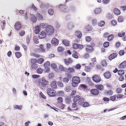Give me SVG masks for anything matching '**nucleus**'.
Instances as JSON below:
<instances>
[{"mask_svg": "<svg viewBox=\"0 0 126 126\" xmlns=\"http://www.w3.org/2000/svg\"><path fill=\"white\" fill-rule=\"evenodd\" d=\"M38 84L40 86L45 87L48 84V81H47L44 77H42L38 82Z\"/></svg>", "mask_w": 126, "mask_h": 126, "instance_id": "f257e3e1", "label": "nucleus"}, {"mask_svg": "<svg viewBox=\"0 0 126 126\" xmlns=\"http://www.w3.org/2000/svg\"><path fill=\"white\" fill-rule=\"evenodd\" d=\"M72 85L74 87L77 86L80 82V80L78 77H74L72 78Z\"/></svg>", "mask_w": 126, "mask_h": 126, "instance_id": "f03ea898", "label": "nucleus"}, {"mask_svg": "<svg viewBox=\"0 0 126 126\" xmlns=\"http://www.w3.org/2000/svg\"><path fill=\"white\" fill-rule=\"evenodd\" d=\"M46 32L48 35H50L53 33L54 32L53 28L51 25L47 26L46 28Z\"/></svg>", "mask_w": 126, "mask_h": 126, "instance_id": "7ed1b4c3", "label": "nucleus"}, {"mask_svg": "<svg viewBox=\"0 0 126 126\" xmlns=\"http://www.w3.org/2000/svg\"><path fill=\"white\" fill-rule=\"evenodd\" d=\"M47 91V94L50 96H53L56 94L55 90H53L52 89L48 88Z\"/></svg>", "mask_w": 126, "mask_h": 126, "instance_id": "20e7f679", "label": "nucleus"}, {"mask_svg": "<svg viewBox=\"0 0 126 126\" xmlns=\"http://www.w3.org/2000/svg\"><path fill=\"white\" fill-rule=\"evenodd\" d=\"M60 10L62 11L66 12L68 11V8L65 5L61 4L59 6Z\"/></svg>", "mask_w": 126, "mask_h": 126, "instance_id": "39448f33", "label": "nucleus"}, {"mask_svg": "<svg viewBox=\"0 0 126 126\" xmlns=\"http://www.w3.org/2000/svg\"><path fill=\"white\" fill-rule=\"evenodd\" d=\"M92 79L94 81L96 82H98L101 81L100 77L96 75H95L93 76Z\"/></svg>", "mask_w": 126, "mask_h": 126, "instance_id": "423d86ee", "label": "nucleus"}, {"mask_svg": "<svg viewBox=\"0 0 126 126\" xmlns=\"http://www.w3.org/2000/svg\"><path fill=\"white\" fill-rule=\"evenodd\" d=\"M51 43L53 46H57L59 44V41L55 38L52 39L51 41Z\"/></svg>", "mask_w": 126, "mask_h": 126, "instance_id": "0eeeda50", "label": "nucleus"}, {"mask_svg": "<svg viewBox=\"0 0 126 126\" xmlns=\"http://www.w3.org/2000/svg\"><path fill=\"white\" fill-rule=\"evenodd\" d=\"M39 34L38 37L39 38L43 39L46 36V33L44 31H42Z\"/></svg>", "mask_w": 126, "mask_h": 126, "instance_id": "6e6552de", "label": "nucleus"}, {"mask_svg": "<svg viewBox=\"0 0 126 126\" xmlns=\"http://www.w3.org/2000/svg\"><path fill=\"white\" fill-rule=\"evenodd\" d=\"M15 28L16 30L18 31L21 28V24L19 22H17L16 23L15 25Z\"/></svg>", "mask_w": 126, "mask_h": 126, "instance_id": "1a4fd4ad", "label": "nucleus"}, {"mask_svg": "<svg viewBox=\"0 0 126 126\" xmlns=\"http://www.w3.org/2000/svg\"><path fill=\"white\" fill-rule=\"evenodd\" d=\"M91 94L94 95H97L99 93V91L97 89H94L91 90Z\"/></svg>", "mask_w": 126, "mask_h": 126, "instance_id": "9d476101", "label": "nucleus"}, {"mask_svg": "<svg viewBox=\"0 0 126 126\" xmlns=\"http://www.w3.org/2000/svg\"><path fill=\"white\" fill-rule=\"evenodd\" d=\"M56 82L55 81H52L51 82L50 85L52 88L54 89L57 88Z\"/></svg>", "mask_w": 126, "mask_h": 126, "instance_id": "9b49d317", "label": "nucleus"}, {"mask_svg": "<svg viewBox=\"0 0 126 126\" xmlns=\"http://www.w3.org/2000/svg\"><path fill=\"white\" fill-rule=\"evenodd\" d=\"M126 65V62L124 61L121 63L119 66V69H122L124 68Z\"/></svg>", "mask_w": 126, "mask_h": 126, "instance_id": "f8f14e48", "label": "nucleus"}, {"mask_svg": "<svg viewBox=\"0 0 126 126\" xmlns=\"http://www.w3.org/2000/svg\"><path fill=\"white\" fill-rule=\"evenodd\" d=\"M104 75L105 77L107 79L110 78L111 75L110 73L108 71L105 73Z\"/></svg>", "mask_w": 126, "mask_h": 126, "instance_id": "ddd939ff", "label": "nucleus"}, {"mask_svg": "<svg viewBox=\"0 0 126 126\" xmlns=\"http://www.w3.org/2000/svg\"><path fill=\"white\" fill-rule=\"evenodd\" d=\"M76 35L78 39H80L82 36V33L79 31H77L75 32Z\"/></svg>", "mask_w": 126, "mask_h": 126, "instance_id": "4468645a", "label": "nucleus"}, {"mask_svg": "<svg viewBox=\"0 0 126 126\" xmlns=\"http://www.w3.org/2000/svg\"><path fill=\"white\" fill-rule=\"evenodd\" d=\"M117 54L116 53H113L109 56V59L110 60H112L116 57Z\"/></svg>", "mask_w": 126, "mask_h": 126, "instance_id": "2eb2a0df", "label": "nucleus"}, {"mask_svg": "<svg viewBox=\"0 0 126 126\" xmlns=\"http://www.w3.org/2000/svg\"><path fill=\"white\" fill-rule=\"evenodd\" d=\"M40 25L37 26L35 27L34 30V32L36 34H38L40 32Z\"/></svg>", "mask_w": 126, "mask_h": 126, "instance_id": "dca6fc26", "label": "nucleus"}, {"mask_svg": "<svg viewBox=\"0 0 126 126\" xmlns=\"http://www.w3.org/2000/svg\"><path fill=\"white\" fill-rule=\"evenodd\" d=\"M113 12L116 15H119L121 13L120 11L117 8H115L113 9Z\"/></svg>", "mask_w": 126, "mask_h": 126, "instance_id": "f3484780", "label": "nucleus"}, {"mask_svg": "<svg viewBox=\"0 0 126 126\" xmlns=\"http://www.w3.org/2000/svg\"><path fill=\"white\" fill-rule=\"evenodd\" d=\"M67 27L69 29H72L74 27L72 23L71 22H68L67 24Z\"/></svg>", "mask_w": 126, "mask_h": 126, "instance_id": "a211bd4d", "label": "nucleus"}, {"mask_svg": "<svg viewBox=\"0 0 126 126\" xmlns=\"http://www.w3.org/2000/svg\"><path fill=\"white\" fill-rule=\"evenodd\" d=\"M59 69L62 71H68V69L63 67L62 65H60L59 67Z\"/></svg>", "mask_w": 126, "mask_h": 126, "instance_id": "6ab92c4d", "label": "nucleus"}, {"mask_svg": "<svg viewBox=\"0 0 126 126\" xmlns=\"http://www.w3.org/2000/svg\"><path fill=\"white\" fill-rule=\"evenodd\" d=\"M95 87L97 89L99 90H102L104 89V86L102 85H96Z\"/></svg>", "mask_w": 126, "mask_h": 126, "instance_id": "aec40b11", "label": "nucleus"}, {"mask_svg": "<svg viewBox=\"0 0 126 126\" xmlns=\"http://www.w3.org/2000/svg\"><path fill=\"white\" fill-rule=\"evenodd\" d=\"M64 61V63L67 65L71 63L72 61L71 59L69 58L67 59H65Z\"/></svg>", "mask_w": 126, "mask_h": 126, "instance_id": "412c9836", "label": "nucleus"}, {"mask_svg": "<svg viewBox=\"0 0 126 126\" xmlns=\"http://www.w3.org/2000/svg\"><path fill=\"white\" fill-rule=\"evenodd\" d=\"M40 27L43 29H44L46 28L48 26L47 23H41L40 24Z\"/></svg>", "mask_w": 126, "mask_h": 126, "instance_id": "4be33fe9", "label": "nucleus"}, {"mask_svg": "<svg viewBox=\"0 0 126 126\" xmlns=\"http://www.w3.org/2000/svg\"><path fill=\"white\" fill-rule=\"evenodd\" d=\"M85 29L87 31H90L92 30V28L91 26L88 25L85 26Z\"/></svg>", "mask_w": 126, "mask_h": 126, "instance_id": "5701e85b", "label": "nucleus"}, {"mask_svg": "<svg viewBox=\"0 0 126 126\" xmlns=\"http://www.w3.org/2000/svg\"><path fill=\"white\" fill-rule=\"evenodd\" d=\"M81 97H80L78 95H76L74 96L73 99L74 102H76L79 101Z\"/></svg>", "mask_w": 126, "mask_h": 126, "instance_id": "b1692460", "label": "nucleus"}, {"mask_svg": "<svg viewBox=\"0 0 126 126\" xmlns=\"http://www.w3.org/2000/svg\"><path fill=\"white\" fill-rule=\"evenodd\" d=\"M39 48L41 51L43 52L45 51V49L44 47V45H41L40 46V47Z\"/></svg>", "mask_w": 126, "mask_h": 126, "instance_id": "393cba45", "label": "nucleus"}, {"mask_svg": "<svg viewBox=\"0 0 126 126\" xmlns=\"http://www.w3.org/2000/svg\"><path fill=\"white\" fill-rule=\"evenodd\" d=\"M84 98L81 97L79 100L78 103L79 105H82L84 103Z\"/></svg>", "mask_w": 126, "mask_h": 126, "instance_id": "a878e982", "label": "nucleus"}, {"mask_svg": "<svg viewBox=\"0 0 126 126\" xmlns=\"http://www.w3.org/2000/svg\"><path fill=\"white\" fill-rule=\"evenodd\" d=\"M86 49L87 52H90L92 50V47L91 46H87Z\"/></svg>", "mask_w": 126, "mask_h": 126, "instance_id": "bb28decb", "label": "nucleus"}, {"mask_svg": "<svg viewBox=\"0 0 126 126\" xmlns=\"http://www.w3.org/2000/svg\"><path fill=\"white\" fill-rule=\"evenodd\" d=\"M92 25H95L97 24V22L96 19L95 18H93L91 21Z\"/></svg>", "mask_w": 126, "mask_h": 126, "instance_id": "cd10ccee", "label": "nucleus"}, {"mask_svg": "<svg viewBox=\"0 0 126 126\" xmlns=\"http://www.w3.org/2000/svg\"><path fill=\"white\" fill-rule=\"evenodd\" d=\"M71 89V87L70 85L66 86L64 89V90L66 92H69Z\"/></svg>", "mask_w": 126, "mask_h": 126, "instance_id": "c85d7f7f", "label": "nucleus"}, {"mask_svg": "<svg viewBox=\"0 0 126 126\" xmlns=\"http://www.w3.org/2000/svg\"><path fill=\"white\" fill-rule=\"evenodd\" d=\"M101 11V9L100 8H98L96 9L94 11V13L95 14H98L100 13Z\"/></svg>", "mask_w": 126, "mask_h": 126, "instance_id": "c756f323", "label": "nucleus"}, {"mask_svg": "<svg viewBox=\"0 0 126 126\" xmlns=\"http://www.w3.org/2000/svg\"><path fill=\"white\" fill-rule=\"evenodd\" d=\"M57 94L59 96H63L64 95V93L63 91H61L58 92Z\"/></svg>", "mask_w": 126, "mask_h": 126, "instance_id": "7c9ffc66", "label": "nucleus"}, {"mask_svg": "<svg viewBox=\"0 0 126 126\" xmlns=\"http://www.w3.org/2000/svg\"><path fill=\"white\" fill-rule=\"evenodd\" d=\"M32 16L31 18V20L33 22V23H35L37 20V19L36 17L33 15H31Z\"/></svg>", "mask_w": 126, "mask_h": 126, "instance_id": "2f4dec72", "label": "nucleus"}, {"mask_svg": "<svg viewBox=\"0 0 126 126\" xmlns=\"http://www.w3.org/2000/svg\"><path fill=\"white\" fill-rule=\"evenodd\" d=\"M48 13L49 15H52L54 14L53 10L51 8L49 9L48 10Z\"/></svg>", "mask_w": 126, "mask_h": 126, "instance_id": "473e14b6", "label": "nucleus"}, {"mask_svg": "<svg viewBox=\"0 0 126 126\" xmlns=\"http://www.w3.org/2000/svg\"><path fill=\"white\" fill-rule=\"evenodd\" d=\"M22 106L20 105L19 106L17 105H16L14 106V108L15 109H18L19 110H22Z\"/></svg>", "mask_w": 126, "mask_h": 126, "instance_id": "72a5a7b5", "label": "nucleus"}, {"mask_svg": "<svg viewBox=\"0 0 126 126\" xmlns=\"http://www.w3.org/2000/svg\"><path fill=\"white\" fill-rule=\"evenodd\" d=\"M63 43L65 45L68 46L69 45V42L67 40H64L63 41Z\"/></svg>", "mask_w": 126, "mask_h": 126, "instance_id": "f704fd0d", "label": "nucleus"}, {"mask_svg": "<svg viewBox=\"0 0 126 126\" xmlns=\"http://www.w3.org/2000/svg\"><path fill=\"white\" fill-rule=\"evenodd\" d=\"M91 68L89 66H86L84 68L86 72H89L91 70Z\"/></svg>", "mask_w": 126, "mask_h": 126, "instance_id": "c9c22d12", "label": "nucleus"}, {"mask_svg": "<svg viewBox=\"0 0 126 126\" xmlns=\"http://www.w3.org/2000/svg\"><path fill=\"white\" fill-rule=\"evenodd\" d=\"M50 65V63L49 61L46 62L44 64V66L45 68L49 67Z\"/></svg>", "mask_w": 126, "mask_h": 126, "instance_id": "e433bc0d", "label": "nucleus"}, {"mask_svg": "<svg viewBox=\"0 0 126 126\" xmlns=\"http://www.w3.org/2000/svg\"><path fill=\"white\" fill-rule=\"evenodd\" d=\"M118 73L119 75H122L124 73V71L123 70H119L118 71Z\"/></svg>", "mask_w": 126, "mask_h": 126, "instance_id": "4c0bfd02", "label": "nucleus"}, {"mask_svg": "<svg viewBox=\"0 0 126 126\" xmlns=\"http://www.w3.org/2000/svg\"><path fill=\"white\" fill-rule=\"evenodd\" d=\"M31 55L32 56H34L36 58H39L41 56L39 55L36 54L34 53H31Z\"/></svg>", "mask_w": 126, "mask_h": 126, "instance_id": "58836bf2", "label": "nucleus"}, {"mask_svg": "<svg viewBox=\"0 0 126 126\" xmlns=\"http://www.w3.org/2000/svg\"><path fill=\"white\" fill-rule=\"evenodd\" d=\"M15 55L17 58H19L21 56V54L20 52H16Z\"/></svg>", "mask_w": 126, "mask_h": 126, "instance_id": "ea45409f", "label": "nucleus"}, {"mask_svg": "<svg viewBox=\"0 0 126 126\" xmlns=\"http://www.w3.org/2000/svg\"><path fill=\"white\" fill-rule=\"evenodd\" d=\"M113 36L112 34L110 35L108 37V40L109 41H111L113 39Z\"/></svg>", "mask_w": 126, "mask_h": 126, "instance_id": "a19ab883", "label": "nucleus"}, {"mask_svg": "<svg viewBox=\"0 0 126 126\" xmlns=\"http://www.w3.org/2000/svg\"><path fill=\"white\" fill-rule=\"evenodd\" d=\"M36 16L37 17L41 20H42L43 19L42 16L39 13H37V14Z\"/></svg>", "mask_w": 126, "mask_h": 126, "instance_id": "79ce46f5", "label": "nucleus"}, {"mask_svg": "<svg viewBox=\"0 0 126 126\" xmlns=\"http://www.w3.org/2000/svg\"><path fill=\"white\" fill-rule=\"evenodd\" d=\"M25 34V32L24 30H21L19 33V34L20 36H23Z\"/></svg>", "mask_w": 126, "mask_h": 126, "instance_id": "37998d69", "label": "nucleus"}, {"mask_svg": "<svg viewBox=\"0 0 126 126\" xmlns=\"http://www.w3.org/2000/svg\"><path fill=\"white\" fill-rule=\"evenodd\" d=\"M43 72V69L41 68H38L37 70V72L39 74H41Z\"/></svg>", "mask_w": 126, "mask_h": 126, "instance_id": "c03bdc74", "label": "nucleus"}, {"mask_svg": "<svg viewBox=\"0 0 126 126\" xmlns=\"http://www.w3.org/2000/svg\"><path fill=\"white\" fill-rule=\"evenodd\" d=\"M109 45V42H105L103 44L104 47H108Z\"/></svg>", "mask_w": 126, "mask_h": 126, "instance_id": "a18cd8bd", "label": "nucleus"}, {"mask_svg": "<svg viewBox=\"0 0 126 126\" xmlns=\"http://www.w3.org/2000/svg\"><path fill=\"white\" fill-rule=\"evenodd\" d=\"M124 20L123 18L121 16H119L118 18V21L119 22H121L123 21Z\"/></svg>", "mask_w": 126, "mask_h": 126, "instance_id": "49530a36", "label": "nucleus"}, {"mask_svg": "<svg viewBox=\"0 0 126 126\" xmlns=\"http://www.w3.org/2000/svg\"><path fill=\"white\" fill-rule=\"evenodd\" d=\"M37 61V60L35 59H32L31 60L30 62L31 63H36Z\"/></svg>", "mask_w": 126, "mask_h": 126, "instance_id": "de8ad7c7", "label": "nucleus"}, {"mask_svg": "<svg viewBox=\"0 0 126 126\" xmlns=\"http://www.w3.org/2000/svg\"><path fill=\"white\" fill-rule=\"evenodd\" d=\"M44 59L43 58H40L37 61V62L41 64L44 61Z\"/></svg>", "mask_w": 126, "mask_h": 126, "instance_id": "09e8293b", "label": "nucleus"}, {"mask_svg": "<svg viewBox=\"0 0 126 126\" xmlns=\"http://www.w3.org/2000/svg\"><path fill=\"white\" fill-rule=\"evenodd\" d=\"M104 24V22L103 21H101L100 22L98 23V25L99 26L102 27V26Z\"/></svg>", "mask_w": 126, "mask_h": 126, "instance_id": "8fccbe9b", "label": "nucleus"}, {"mask_svg": "<svg viewBox=\"0 0 126 126\" xmlns=\"http://www.w3.org/2000/svg\"><path fill=\"white\" fill-rule=\"evenodd\" d=\"M57 84L58 86L60 87H63V83L60 81H59L57 82Z\"/></svg>", "mask_w": 126, "mask_h": 126, "instance_id": "3c124183", "label": "nucleus"}, {"mask_svg": "<svg viewBox=\"0 0 126 126\" xmlns=\"http://www.w3.org/2000/svg\"><path fill=\"white\" fill-rule=\"evenodd\" d=\"M125 32H122L120 33H118V35L119 36V37H122V36H124L125 35Z\"/></svg>", "mask_w": 126, "mask_h": 126, "instance_id": "603ef678", "label": "nucleus"}, {"mask_svg": "<svg viewBox=\"0 0 126 126\" xmlns=\"http://www.w3.org/2000/svg\"><path fill=\"white\" fill-rule=\"evenodd\" d=\"M63 81L64 82L67 83L69 81V79L68 78L65 77L63 79Z\"/></svg>", "mask_w": 126, "mask_h": 126, "instance_id": "864d4df0", "label": "nucleus"}, {"mask_svg": "<svg viewBox=\"0 0 126 126\" xmlns=\"http://www.w3.org/2000/svg\"><path fill=\"white\" fill-rule=\"evenodd\" d=\"M107 93L108 95H112V94L113 92L112 90H109L108 91H107Z\"/></svg>", "mask_w": 126, "mask_h": 126, "instance_id": "5fc2aeb1", "label": "nucleus"}, {"mask_svg": "<svg viewBox=\"0 0 126 126\" xmlns=\"http://www.w3.org/2000/svg\"><path fill=\"white\" fill-rule=\"evenodd\" d=\"M58 102L59 103H62L63 102V99L61 97H58L57 98Z\"/></svg>", "mask_w": 126, "mask_h": 126, "instance_id": "6e6d98bb", "label": "nucleus"}, {"mask_svg": "<svg viewBox=\"0 0 126 126\" xmlns=\"http://www.w3.org/2000/svg\"><path fill=\"white\" fill-rule=\"evenodd\" d=\"M102 65L103 66H106L107 65V63L105 60H103L101 62Z\"/></svg>", "mask_w": 126, "mask_h": 126, "instance_id": "4d7b16f0", "label": "nucleus"}, {"mask_svg": "<svg viewBox=\"0 0 126 126\" xmlns=\"http://www.w3.org/2000/svg\"><path fill=\"white\" fill-rule=\"evenodd\" d=\"M54 76L53 74L52 73H51L49 74L48 77L50 79L52 78Z\"/></svg>", "mask_w": 126, "mask_h": 126, "instance_id": "13d9d810", "label": "nucleus"}, {"mask_svg": "<svg viewBox=\"0 0 126 126\" xmlns=\"http://www.w3.org/2000/svg\"><path fill=\"white\" fill-rule=\"evenodd\" d=\"M81 106H82L83 107H85L89 106V104L87 102H84V103Z\"/></svg>", "mask_w": 126, "mask_h": 126, "instance_id": "bf43d9fd", "label": "nucleus"}, {"mask_svg": "<svg viewBox=\"0 0 126 126\" xmlns=\"http://www.w3.org/2000/svg\"><path fill=\"white\" fill-rule=\"evenodd\" d=\"M46 45L47 46V50L50 49L51 48L52 46L49 43L46 44Z\"/></svg>", "mask_w": 126, "mask_h": 126, "instance_id": "052dcab7", "label": "nucleus"}, {"mask_svg": "<svg viewBox=\"0 0 126 126\" xmlns=\"http://www.w3.org/2000/svg\"><path fill=\"white\" fill-rule=\"evenodd\" d=\"M31 9L33 11H36L37 9V8L33 4H32V6Z\"/></svg>", "mask_w": 126, "mask_h": 126, "instance_id": "680f3d73", "label": "nucleus"}, {"mask_svg": "<svg viewBox=\"0 0 126 126\" xmlns=\"http://www.w3.org/2000/svg\"><path fill=\"white\" fill-rule=\"evenodd\" d=\"M70 18V15L69 14H67L65 16V19L66 20H68Z\"/></svg>", "mask_w": 126, "mask_h": 126, "instance_id": "e2e57ef3", "label": "nucleus"}, {"mask_svg": "<svg viewBox=\"0 0 126 126\" xmlns=\"http://www.w3.org/2000/svg\"><path fill=\"white\" fill-rule=\"evenodd\" d=\"M78 44L76 43H74L73 45V47L75 49H78Z\"/></svg>", "mask_w": 126, "mask_h": 126, "instance_id": "0e129e2a", "label": "nucleus"}, {"mask_svg": "<svg viewBox=\"0 0 126 126\" xmlns=\"http://www.w3.org/2000/svg\"><path fill=\"white\" fill-rule=\"evenodd\" d=\"M32 67L33 69H35L37 68V65L36 64L34 63L32 65Z\"/></svg>", "mask_w": 126, "mask_h": 126, "instance_id": "69168bd1", "label": "nucleus"}, {"mask_svg": "<svg viewBox=\"0 0 126 126\" xmlns=\"http://www.w3.org/2000/svg\"><path fill=\"white\" fill-rule=\"evenodd\" d=\"M51 66L52 68L55 69L57 67V65L55 63H53L51 64Z\"/></svg>", "mask_w": 126, "mask_h": 126, "instance_id": "338daca9", "label": "nucleus"}, {"mask_svg": "<svg viewBox=\"0 0 126 126\" xmlns=\"http://www.w3.org/2000/svg\"><path fill=\"white\" fill-rule=\"evenodd\" d=\"M86 41L88 42H90L91 40V38L90 36H88L85 38Z\"/></svg>", "mask_w": 126, "mask_h": 126, "instance_id": "774afa93", "label": "nucleus"}]
</instances>
